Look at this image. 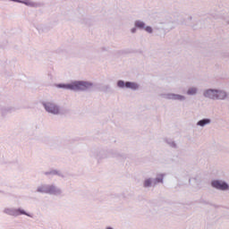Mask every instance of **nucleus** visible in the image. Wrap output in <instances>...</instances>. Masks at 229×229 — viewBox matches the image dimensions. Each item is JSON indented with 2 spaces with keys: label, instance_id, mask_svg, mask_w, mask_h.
Returning <instances> with one entry per match:
<instances>
[{
  "label": "nucleus",
  "instance_id": "obj_1",
  "mask_svg": "<svg viewBox=\"0 0 229 229\" xmlns=\"http://www.w3.org/2000/svg\"><path fill=\"white\" fill-rule=\"evenodd\" d=\"M57 89L72 90L73 92H92L96 89V84L88 81H74L70 83L56 84Z\"/></svg>",
  "mask_w": 229,
  "mask_h": 229
},
{
  "label": "nucleus",
  "instance_id": "obj_2",
  "mask_svg": "<svg viewBox=\"0 0 229 229\" xmlns=\"http://www.w3.org/2000/svg\"><path fill=\"white\" fill-rule=\"evenodd\" d=\"M204 98L213 99L214 101H225L228 98V93L223 89H208L203 92Z\"/></svg>",
  "mask_w": 229,
  "mask_h": 229
},
{
  "label": "nucleus",
  "instance_id": "obj_3",
  "mask_svg": "<svg viewBox=\"0 0 229 229\" xmlns=\"http://www.w3.org/2000/svg\"><path fill=\"white\" fill-rule=\"evenodd\" d=\"M36 192L48 194L49 196H62V189L55 184H40L37 187Z\"/></svg>",
  "mask_w": 229,
  "mask_h": 229
},
{
  "label": "nucleus",
  "instance_id": "obj_4",
  "mask_svg": "<svg viewBox=\"0 0 229 229\" xmlns=\"http://www.w3.org/2000/svg\"><path fill=\"white\" fill-rule=\"evenodd\" d=\"M4 214L6 216H12L13 217H19V216H27V217H33V215L26 212V210L21 208H5Z\"/></svg>",
  "mask_w": 229,
  "mask_h": 229
},
{
  "label": "nucleus",
  "instance_id": "obj_5",
  "mask_svg": "<svg viewBox=\"0 0 229 229\" xmlns=\"http://www.w3.org/2000/svg\"><path fill=\"white\" fill-rule=\"evenodd\" d=\"M42 106L45 108L47 114H51L52 115H59L60 114V106L54 101H44L42 102Z\"/></svg>",
  "mask_w": 229,
  "mask_h": 229
},
{
  "label": "nucleus",
  "instance_id": "obj_6",
  "mask_svg": "<svg viewBox=\"0 0 229 229\" xmlns=\"http://www.w3.org/2000/svg\"><path fill=\"white\" fill-rule=\"evenodd\" d=\"M109 157H112L113 158H119L123 157V156L121 155L117 150H110L109 152H106L105 150H100L96 158L98 160H103V158H108Z\"/></svg>",
  "mask_w": 229,
  "mask_h": 229
},
{
  "label": "nucleus",
  "instance_id": "obj_7",
  "mask_svg": "<svg viewBox=\"0 0 229 229\" xmlns=\"http://www.w3.org/2000/svg\"><path fill=\"white\" fill-rule=\"evenodd\" d=\"M118 89H130L131 90H139V84L137 82L124 81L119 80L116 82Z\"/></svg>",
  "mask_w": 229,
  "mask_h": 229
},
{
  "label": "nucleus",
  "instance_id": "obj_8",
  "mask_svg": "<svg viewBox=\"0 0 229 229\" xmlns=\"http://www.w3.org/2000/svg\"><path fill=\"white\" fill-rule=\"evenodd\" d=\"M211 187L216 189L217 191H229L228 182L221 180H213L211 182Z\"/></svg>",
  "mask_w": 229,
  "mask_h": 229
},
{
  "label": "nucleus",
  "instance_id": "obj_9",
  "mask_svg": "<svg viewBox=\"0 0 229 229\" xmlns=\"http://www.w3.org/2000/svg\"><path fill=\"white\" fill-rule=\"evenodd\" d=\"M164 99H171L172 101H185L187 98L183 95L175 93H164L161 95Z\"/></svg>",
  "mask_w": 229,
  "mask_h": 229
},
{
  "label": "nucleus",
  "instance_id": "obj_10",
  "mask_svg": "<svg viewBox=\"0 0 229 229\" xmlns=\"http://www.w3.org/2000/svg\"><path fill=\"white\" fill-rule=\"evenodd\" d=\"M17 110H21V106H4L1 108V114L4 117L5 115H8V114H13V112H17Z\"/></svg>",
  "mask_w": 229,
  "mask_h": 229
},
{
  "label": "nucleus",
  "instance_id": "obj_11",
  "mask_svg": "<svg viewBox=\"0 0 229 229\" xmlns=\"http://www.w3.org/2000/svg\"><path fill=\"white\" fill-rule=\"evenodd\" d=\"M210 123H212V120H210V118H204L197 122V126H200V128H204V126L210 124Z\"/></svg>",
  "mask_w": 229,
  "mask_h": 229
},
{
  "label": "nucleus",
  "instance_id": "obj_12",
  "mask_svg": "<svg viewBox=\"0 0 229 229\" xmlns=\"http://www.w3.org/2000/svg\"><path fill=\"white\" fill-rule=\"evenodd\" d=\"M164 176H165V174H158L157 177L153 179L154 186L158 183H164Z\"/></svg>",
  "mask_w": 229,
  "mask_h": 229
},
{
  "label": "nucleus",
  "instance_id": "obj_13",
  "mask_svg": "<svg viewBox=\"0 0 229 229\" xmlns=\"http://www.w3.org/2000/svg\"><path fill=\"white\" fill-rule=\"evenodd\" d=\"M153 185H154L153 178H147L143 182V187L145 189H149L150 187H153Z\"/></svg>",
  "mask_w": 229,
  "mask_h": 229
},
{
  "label": "nucleus",
  "instance_id": "obj_14",
  "mask_svg": "<svg viewBox=\"0 0 229 229\" xmlns=\"http://www.w3.org/2000/svg\"><path fill=\"white\" fill-rule=\"evenodd\" d=\"M186 94L188 96H196V94H198V88H195V87L189 88Z\"/></svg>",
  "mask_w": 229,
  "mask_h": 229
},
{
  "label": "nucleus",
  "instance_id": "obj_15",
  "mask_svg": "<svg viewBox=\"0 0 229 229\" xmlns=\"http://www.w3.org/2000/svg\"><path fill=\"white\" fill-rule=\"evenodd\" d=\"M135 28H139L140 30H144V28H146V23H144L141 21H135Z\"/></svg>",
  "mask_w": 229,
  "mask_h": 229
},
{
  "label": "nucleus",
  "instance_id": "obj_16",
  "mask_svg": "<svg viewBox=\"0 0 229 229\" xmlns=\"http://www.w3.org/2000/svg\"><path fill=\"white\" fill-rule=\"evenodd\" d=\"M165 142L166 144H168V146H170V148H176V143L174 142V140L171 139H166Z\"/></svg>",
  "mask_w": 229,
  "mask_h": 229
},
{
  "label": "nucleus",
  "instance_id": "obj_17",
  "mask_svg": "<svg viewBox=\"0 0 229 229\" xmlns=\"http://www.w3.org/2000/svg\"><path fill=\"white\" fill-rule=\"evenodd\" d=\"M56 173V170H50L47 172H44V174L46 176H55V174Z\"/></svg>",
  "mask_w": 229,
  "mask_h": 229
},
{
  "label": "nucleus",
  "instance_id": "obj_18",
  "mask_svg": "<svg viewBox=\"0 0 229 229\" xmlns=\"http://www.w3.org/2000/svg\"><path fill=\"white\" fill-rule=\"evenodd\" d=\"M21 3H23V4H26L27 6H37V4H35L34 2H31V1H24Z\"/></svg>",
  "mask_w": 229,
  "mask_h": 229
},
{
  "label": "nucleus",
  "instance_id": "obj_19",
  "mask_svg": "<svg viewBox=\"0 0 229 229\" xmlns=\"http://www.w3.org/2000/svg\"><path fill=\"white\" fill-rule=\"evenodd\" d=\"M55 176H60L64 178V174L61 171L55 170Z\"/></svg>",
  "mask_w": 229,
  "mask_h": 229
},
{
  "label": "nucleus",
  "instance_id": "obj_20",
  "mask_svg": "<svg viewBox=\"0 0 229 229\" xmlns=\"http://www.w3.org/2000/svg\"><path fill=\"white\" fill-rule=\"evenodd\" d=\"M103 90H104V92H106V90H110V86L109 85L104 86Z\"/></svg>",
  "mask_w": 229,
  "mask_h": 229
},
{
  "label": "nucleus",
  "instance_id": "obj_21",
  "mask_svg": "<svg viewBox=\"0 0 229 229\" xmlns=\"http://www.w3.org/2000/svg\"><path fill=\"white\" fill-rule=\"evenodd\" d=\"M148 33H149L150 35L152 34V33H155V30H146Z\"/></svg>",
  "mask_w": 229,
  "mask_h": 229
},
{
  "label": "nucleus",
  "instance_id": "obj_22",
  "mask_svg": "<svg viewBox=\"0 0 229 229\" xmlns=\"http://www.w3.org/2000/svg\"><path fill=\"white\" fill-rule=\"evenodd\" d=\"M136 31V30H131V33H135Z\"/></svg>",
  "mask_w": 229,
  "mask_h": 229
},
{
  "label": "nucleus",
  "instance_id": "obj_23",
  "mask_svg": "<svg viewBox=\"0 0 229 229\" xmlns=\"http://www.w3.org/2000/svg\"><path fill=\"white\" fill-rule=\"evenodd\" d=\"M106 50H107L106 47L102 48V51H106Z\"/></svg>",
  "mask_w": 229,
  "mask_h": 229
},
{
  "label": "nucleus",
  "instance_id": "obj_24",
  "mask_svg": "<svg viewBox=\"0 0 229 229\" xmlns=\"http://www.w3.org/2000/svg\"><path fill=\"white\" fill-rule=\"evenodd\" d=\"M106 229H113L111 226L106 227Z\"/></svg>",
  "mask_w": 229,
  "mask_h": 229
}]
</instances>
